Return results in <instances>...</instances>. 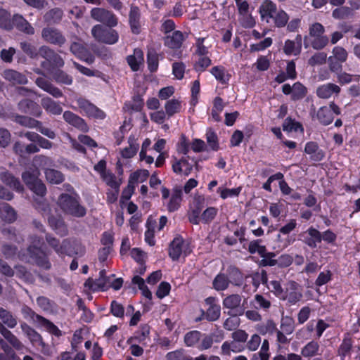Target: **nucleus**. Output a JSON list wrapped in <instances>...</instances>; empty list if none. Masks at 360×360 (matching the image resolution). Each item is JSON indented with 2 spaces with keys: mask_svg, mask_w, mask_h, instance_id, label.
I'll return each mask as SVG.
<instances>
[{
  "mask_svg": "<svg viewBox=\"0 0 360 360\" xmlns=\"http://www.w3.org/2000/svg\"><path fill=\"white\" fill-rule=\"evenodd\" d=\"M250 276L252 280V285L256 288H258L261 283L268 286V276L265 270L262 269L261 271L255 272Z\"/></svg>",
  "mask_w": 360,
  "mask_h": 360,
  "instance_id": "obj_46",
  "label": "nucleus"
},
{
  "mask_svg": "<svg viewBox=\"0 0 360 360\" xmlns=\"http://www.w3.org/2000/svg\"><path fill=\"white\" fill-rule=\"evenodd\" d=\"M307 94V89L300 82H297L293 84L292 94L291 99L292 101H299L304 98Z\"/></svg>",
  "mask_w": 360,
  "mask_h": 360,
  "instance_id": "obj_50",
  "label": "nucleus"
},
{
  "mask_svg": "<svg viewBox=\"0 0 360 360\" xmlns=\"http://www.w3.org/2000/svg\"><path fill=\"white\" fill-rule=\"evenodd\" d=\"M2 233L8 240L17 243H20L22 240H23L22 237L13 227L10 226L8 228H4L2 230Z\"/></svg>",
  "mask_w": 360,
  "mask_h": 360,
  "instance_id": "obj_59",
  "label": "nucleus"
},
{
  "mask_svg": "<svg viewBox=\"0 0 360 360\" xmlns=\"http://www.w3.org/2000/svg\"><path fill=\"white\" fill-rule=\"evenodd\" d=\"M70 50L74 55L88 64H91L94 61V56L88 51L82 41L72 43Z\"/></svg>",
  "mask_w": 360,
  "mask_h": 360,
  "instance_id": "obj_15",
  "label": "nucleus"
},
{
  "mask_svg": "<svg viewBox=\"0 0 360 360\" xmlns=\"http://www.w3.org/2000/svg\"><path fill=\"white\" fill-rule=\"evenodd\" d=\"M14 121L21 126L28 128L37 129L41 124L40 121L25 115H18L15 117Z\"/></svg>",
  "mask_w": 360,
  "mask_h": 360,
  "instance_id": "obj_43",
  "label": "nucleus"
},
{
  "mask_svg": "<svg viewBox=\"0 0 360 360\" xmlns=\"http://www.w3.org/2000/svg\"><path fill=\"white\" fill-rule=\"evenodd\" d=\"M48 224L56 233L61 236H66L68 233V226L61 215L51 214L48 217Z\"/></svg>",
  "mask_w": 360,
  "mask_h": 360,
  "instance_id": "obj_21",
  "label": "nucleus"
},
{
  "mask_svg": "<svg viewBox=\"0 0 360 360\" xmlns=\"http://www.w3.org/2000/svg\"><path fill=\"white\" fill-rule=\"evenodd\" d=\"M41 38L46 43L61 47L66 42L63 32L53 27H46L41 30Z\"/></svg>",
  "mask_w": 360,
  "mask_h": 360,
  "instance_id": "obj_7",
  "label": "nucleus"
},
{
  "mask_svg": "<svg viewBox=\"0 0 360 360\" xmlns=\"http://www.w3.org/2000/svg\"><path fill=\"white\" fill-rule=\"evenodd\" d=\"M281 331L286 335H290L295 330V322L292 317L286 316L282 317L281 321Z\"/></svg>",
  "mask_w": 360,
  "mask_h": 360,
  "instance_id": "obj_53",
  "label": "nucleus"
},
{
  "mask_svg": "<svg viewBox=\"0 0 360 360\" xmlns=\"http://www.w3.org/2000/svg\"><path fill=\"white\" fill-rule=\"evenodd\" d=\"M211 73L214 76L217 80L223 84H226L229 80L230 75L226 74V69L223 66L213 67L211 70Z\"/></svg>",
  "mask_w": 360,
  "mask_h": 360,
  "instance_id": "obj_48",
  "label": "nucleus"
},
{
  "mask_svg": "<svg viewBox=\"0 0 360 360\" xmlns=\"http://www.w3.org/2000/svg\"><path fill=\"white\" fill-rule=\"evenodd\" d=\"M2 77L13 85H24L28 82L25 75L13 69L5 70L2 72Z\"/></svg>",
  "mask_w": 360,
  "mask_h": 360,
  "instance_id": "obj_18",
  "label": "nucleus"
},
{
  "mask_svg": "<svg viewBox=\"0 0 360 360\" xmlns=\"http://www.w3.org/2000/svg\"><path fill=\"white\" fill-rule=\"evenodd\" d=\"M184 240L180 237L175 238L170 243L169 255L173 260L179 259L182 252Z\"/></svg>",
  "mask_w": 360,
  "mask_h": 360,
  "instance_id": "obj_38",
  "label": "nucleus"
},
{
  "mask_svg": "<svg viewBox=\"0 0 360 360\" xmlns=\"http://www.w3.org/2000/svg\"><path fill=\"white\" fill-rule=\"evenodd\" d=\"M63 119L69 124L75 127L83 132L89 131V127L84 119L71 111L67 110L63 112Z\"/></svg>",
  "mask_w": 360,
  "mask_h": 360,
  "instance_id": "obj_19",
  "label": "nucleus"
},
{
  "mask_svg": "<svg viewBox=\"0 0 360 360\" xmlns=\"http://www.w3.org/2000/svg\"><path fill=\"white\" fill-rule=\"evenodd\" d=\"M299 238L310 248L314 249L317 247V243H321V232L311 226L307 231L300 233Z\"/></svg>",
  "mask_w": 360,
  "mask_h": 360,
  "instance_id": "obj_12",
  "label": "nucleus"
},
{
  "mask_svg": "<svg viewBox=\"0 0 360 360\" xmlns=\"http://www.w3.org/2000/svg\"><path fill=\"white\" fill-rule=\"evenodd\" d=\"M128 142L129 146L122 150V155L124 158H131L134 157L136 154L139 148V143H136V139L134 137H129Z\"/></svg>",
  "mask_w": 360,
  "mask_h": 360,
  "instance_id": "obj_45",
  "label": "nucleus"
},
{
  "mask_svg": "<svg viewBox=\"0 0 360 360\" xmlns=\"http://www.w3.org/2000/svg\"><path fill=\"white\" fill-rule=\"evenodd\" d=\"M58 205L65 214L75 218H82L86 214V209L81 205L77 195L62 193L58 200Z\"/></svg>",
  "mask_w": 360,
  "mask_h": 360,
  "instance_id": "obj_2",
  "label": "nucleus"
},
{
  "mask_svg": "<svg viewBox=\"0 0 360 360\" xmlns=\"http://www.w3.org/2000/svg\"><path fill=\"white\" fill-rule=\"evenodd\" d=\"M271 306V301L265 298L263 295L259 294H257L255 295L254 307L255 309H261L265 311H268Z\"/></svg>",
  "mask_w": 360,
  "mask_h": 360,
  "instance_id": "obj_52",
  "label": "nucleus"
},
{
  "mask_svg": "<svg viewBox=\"0 0 360 360\" xmlns=\"http://www.w3.org/2000/svg\"><path fill=\"white\" fill-rule=\"evenodd\" d=\"M20 328L34 347H40L41 350L46 347L41 335L26 323H22Z\"/></svg>",
  "mask_w": 360,
  "mask_h": 360,
  "instance_id": "obj_14",
  "label": "nucleus"
},
{
  "mask_svg": "<svg viewBox=\"0 0 360 360\" xmlns=\"http://www.w3.org/2000/svg\"><path fill=\"white\" fill-rule=\"evenodd\" d=\"M46 180L53 184H59L62 183L65 178L62 172L54 169H46L45 171Z\"/></svg>",
  "mask_w": 360,
  "mask_h": 360,
  "instance_id": "obj_44",
  "label": "nucleus"
},
{
  "mask_svg": "<svg viewBox=\"0 0 360 360\" xmlns=\"http://www.w3.org/2000/svg\"><path fill=\"white\" fill-rule=\"evenodd\" d=\"M0 319L3 323H0V333L8 341V342L15 349L22 350L25 345L5 325L10 328H13L17 326V319L12 313L6 309L0 307Z\"/></svg>",
  "mask_w": 360,
  "mask_h": 360,
  "instance_id": "obj_1",
  "label": "nucleus"
},
{
  "mask_svg": "<svg viewBox=\"0 0 360 360\" xmlns=\"http://www.w3.org/2000/svg\"><path fill=\"white\" fill-rule=\"evenodd\" d=\"M196 206L188 217V220L193 224H198L200 221V214L202 208L204 199L200 197L195 199Z\"/></svg>",
  "mask_w": 360,
  "mask_h": 360,
  "instance_id": "obj_47",
  "label": "nucleus"
},
{
  "mask_svg": "<svg viewBox=\"0 0 360 360\" xmlns=\"http://www.w3.org/2000/svg\"><path fill=\"white\" fill-rule=\"evenodd\" d=\"M41 105L48 113L54 115H60L63 112V108L59 103L55 101L49 96H46L41 98Z\"/></svg>",
  "mask_w": 360,
  "mask_h": 360,
  "instance_id": "obj_28",
  "label": "nucleus"
},
{
  "mask_svg": "<svg viewBox=\"0 0 360 360\" xmlns=\"http://www.w3.org/2000/svg\"><path fill=\"white\" fill-rule=\"evenodd\" d=\"M63 17V10L60 8H53L44 13L43 19L48 25H56L60 22Z\"/></svg>",
  "mask_w": 360,
  "mask_h": 360,
  "instance_id": "obj_33",
  "label": "nucleus"
},
{
  "mask_svg": "<svg viewBox=\"0 0 360 360\" xmlns=\"http://www.w3.org/2000/svg\"><path fill=\"white\" fill-rule=\"evenodd\" d=\"M289 285L291 291L288 295L285 294V299H287L290 304H295L302 297V294L299 290L300 285L295 281H290Z\"/></svg>",
  "mask_w": 360,
  "mask_h": 360,
  "instance_id": "obj_37",
  "label": "nucleus"
},
{
  "mask_svg": "<svg viewBox=\"0 0 360 360\" xmlns=\"http://www.w3.org/2000/svg\"><path fill=\"white\" fill-rule=\"evenodd\" d=\"M91 17L110 27H113L118 23L116 15L112 11L103 8H94L91 9Z\"/></svg>",
  "mask_w": 360,
  "mask_h": 360,
  "instance_id": "obj_5",
  "label": "nucleus"
},
{
  "mask_svg": "<svg viewBox=\"0 0 360 360\" xmlns=\"http://www.w3.org/2000/svg\"><path fill=\"white\" fill-rule=\"evenodd\" d=\"M140 18L141 13L139 8L135 6H131L129 21L131 32L136 34H139L141 32Z\"/></svg>",
  "mask_w": 360,
  "mask_h": 360,
  "instance_id": "obj_30",
  "label": "nucleus"
},
{
  "mask_svg": "<svg viewBox=\"0 0 360 360\" xmlns=\"http://www.w3.org/2000/svg\"><path fill=\"white\" fill-rule=\"evenodd\" d=\"M182 200V191L180 188H175L173 190L172 197L167 205L168 210L169 212H174L176 210L179 206Z\"/></svg>",
  "mask_w": 360,
  "mask_h": 360,
  "instance_id": "obj_41",
  "label": "nucleus"
},
{
  "mask_svg": "<svg viewBox=\"0 0 360 360\" xmlns=\"http://www.w3.org/2000/svg\"><path fill=\"white\" fill-rule=\"evenodd\" d=\"M77 103L81 112H83L89 117L103 119L105 117L103 111L85 98H80L77 99Z\"/></svg>",
  "mask_w": 360,
  "mask_h": 360,
  "instance_id": "obj_10",
  "label": "nucleus"
},
{
  "mask_svg": "<svg viewBox=\"0 0 360 360\" xmlns=\"http://www.w3.org/2000/svg\"><path fill=\"white\" fill-rule=\"evenodd\" d=\"M143 60V52L139 49H135L134 54L127 57V63L133 71L139 70V65Z\"/></svg>",
  "mask_w": 360,
  "mask_h": 360,
  "instance_id": "obj_39",
  "label": "nucleus"
},
{
  "mask_svg": "<svg viewBox=\"0 0 360 360\" xmlns=\"http://www.w3.org/2000/svg\"><path fill=\"white\" fill-rule=\"evenodd\" d=\"M235 1L241 25L249 28L254 27L255 20L251 14L250 4L246 0H235Z\"/></svg>",
  "mask_w": 360,
  "mask_h": 360,
  "instance_id": "obj_4",
  "label": "nucleus"
},
{
  "mask_svg": "<svg viewBox=\"0 0 360 360\" xmlns=\"http://www.w3.org/2000/svg\"><path fill=\"white\" fill-rule=\"evenodd\" d=\"M242 297L238 294H232L226 296L223 300L224 308L230 309L228 314L231 316H240L244 314L245 309L241 306Z\"/></svg>",
  "mask_w": 360,
  "mask_h": 360,
  "instance_id": "obj_8",
  "label": "nucleus"
},
{
  "mask_svg": "<svg viewBox=\"0 0 360 360\" xmlns=\"http://www.w3.org/2000/svg\"><path fill=\"white\" fill-rule=\"evenodd\" d=\"M46 240L58 255L65 254L67 252V247L70 244V241L68 239L63 240L60 243L58 239L50 234H46Z\"/></svg>",
  "mask_w": 360,
  "mask_h": 360,
  "instance_id": "obj_32",
  "label": "nucleus"
},
{
  "mask_svg": "<svg viewBox=\"0 0 360 360\" xmlns=\"http://www.w3.org/2000/svg\"><path fill=\"white\" fill-rule=\"evenodd\" d=\"M165 108L168 117H172L181 111V104L179 100L172 99L166 103Z\"/></svg>",
  "mask_w": 360,
  "mask_h": 360,
  "instance_id": "obj_51",
  "label": "nucleus"
},
{
  "mask_svg": "<svg viewBox=\"0 0 360 360\" xmlns=\"http://www.w3.org/2000/svg\"><path fill=\"white\" fill-rule=\"evenodd\" d=\"M319 349V343L311 341L302 348L301 353L305 357L312 356L318 354Z\"/></svg>",
  "mask_w": 360,
  "mask_h": 360,
  "instance_id": "obj_60",
  "label": "nucleus"
},
{
  "mask_svg": "<svg viewBox=\"0 0 360 360\" xmlns=\"http://www.w3.org/2000/svg\"><path fill=\"white\" fill-rule=\"evenodd\" d=\"M27 250L30 257L34 260L37 266L46 270L51 268V265L47 255L40 248L34 245H30Z\"/></svg>",
  "mask_w": 360,
  "mask_h": 360,
  "instance_id": "obj_13",
  "label": "nucleus"
},
{
  "mask_svg": "<svg viewBox=\"0 0 360 360\" xmlns=\"http://www.w3.org/2000/svg\"><path fill=\"white\" fill-rule=\"evenodd\" d=\"M205 302L209 307L206 311L202 310V318H205L210 322L218 320L221 315V307L217 303L216 298L209 297L205 299Z\"/></svg>",
  "mask_w": 360,
  "mask_h": 360,
  "instance_id": "obj_11",
  "label": "nucleus"
},
{
  "mask_svg": "<svg viewBox=\"0 0 360 360\" xmlns=\"http://www.w3.org/2000/svg\"><path fill=\"white\" fill-rule=\"evenodd\" d=\"M340 113L339 106L334 102H330L328 106L321 107L316 112V116L321 124L328 125L333 121V114L338 115Z\"/></svg>",
  "mask_w": 360,
  "mask_h": 360,
  "instance_id": "obj_6",
  "label": "nucleus"
},
{
  "mask_svg": "<svg viewBox=\"0 0 360 360\" xmlns=\"http://www.w3.org/2000/svg\"><path fill=\"white\" fill-rule=\"evenodd\" d=\"M16 276L28 283H34L35 279L32 274L28 271L25 267L20 266L17 267Z\"/></svg>",
  "mask_w": 360,
  "mask_h": 360,
  "instance_id": "obj_61",
  "label": "nucleus"
},
{
  "mask_svg": "<svg viewBox=\"0 0 360 360\" xmlns=\"http://www.w3.org/2000/svg\"><path fill=\"white\" fill-rule=\"evenodd\" d=\"M91 34L96 41L109 45L115 44L119 39V34L115 30L101 24L92 27Z\"/></svg>",
  "mask_w": 360,
  "mask_h": 360,
  "instance_id": "obj_3",
  "label": "nucleus"
},
{
  "mask_svg": "<svg viewBox=\"0 0 360 360\" xmlns=\"http://www.w3.org/2000/svg\"><path fill=\"white\" fill-rule=\"evenodd\" d=\"M352 13V9L348 6H338L334 9L332 13V16L335 19L342 20L348 18Z\"/></svg>",
  "mask_w": 360,
  "mask_h": 360,
  "instance_id": "obj_57",
  "label": "nucleus"
},
{
  "mask_svg": "<svg viewBox=\"0 0 360 360\" xmlns=\"http://www.w3.org/2000/svg\"><path fill=\"white\" fill-rule=\"evenodd\" d=\"M276 4L271 0H264L259 7V13L262 21L271 22V18L277 9Z\"/></svg>",
  "mask_w": 360,
  "mask_h": 360,
  "instance_id": "obj_22",
  "label": "nucleus"
},
{
  "mask_svg": "<svg viewBox=\"0 0 360 360\" xmlns=\"http://www.w3.org/2000/svg\"><path fill=\"white\" fill-rule=\"evenodd\" d=\"M32 165L36 169L35 170L42 169L46 171V169H49L48 167H52L53 165V160L49 156L44 155H37L33 158Z\"/></svg>",
  "mask_w": 360,
  "mask_h": 360,
  "instance_id": "obj_36",
  "label": "nucleus"
},
{
  "mask_svg": "<svg viewBox=\"0 0 360 360\" xmlns=\"http://www.w3.org/2000/svg\"><path fill=\"white\" fill-rule=\"evenodd\" d=\"M35 83L39 88L46 91L54 98H58L63 96V94L59 88L54 86L51 82L44 77L37 78Z\"/></svg>",
  "mask_w": 360,
  "mask_h": 360,
  "instance_id": "obj_25",
  "label": "nucleus"
},
{
  "mask_svg": "<svg viewBox=\"0 0 360 360\" xmlns=\"http://www.w3.org/2000/svg\"><path fill=\"white\" fill-rule=\"evenodd\" d=\"M224 333L222 330L219 331L217 334L202 333V337L200 340V343L198 345V349L200 351L209 349L212 347L214 342H219L224 339Z\"/></svg>",
  "mask_w": 360,
  "mask_h": 360,
  "instance_id": "obj_17",
  "label": "nucleus"
},
{
  "mask_svg": "<svg viewBox=\"0 0 360 360\" xmlns=\"http://www.w3.org/2000/svg\"><path fill=\"white\" fill-rule=\"evenodd\" d=\"M18 110L25 114H30L34 117H40L42 115L41 107L35 101L25 98L18 103Z\"/></svg>",
  "mask_w": 360,
  "mask_h": 360,
  "instance_id": "obj_16",
  "label": "nucleus"
},
{
  "mask_svg": "<svg viewBox=\"0 0 360 360\" xmlns=\"http://www.w3.org/2000/svg\"><path fill=\"white\" fill-rule=\"evenodd\" d=\"M327 54L325 52H317L308 60L310 66L321 65L326 63Z\"/></svg>",
  "mask_w": 360,
  "mask_h": 360,
  "instance_id": "obj_64",
  "label": "nucleus"
},
{
  "mask_svg": "<svg viewBox=\"0 0 360 360\" xmlns=\"http://www.w3.org/2000/svg\"><path fill=\"white\" fill-rule=\"evenodd\" d=\"M0 217L4 221L11 223L16 220L17 213L8 203L0 202Z\"/></svg>",
  "mask_w": 360,
  "mask_h": 360,
  "instance_id": "obj_34",
  "label": "nucleus"
},
{
  "mask_svg": "<svg viewBox=\"0 0 360 360\" xmlns=\"http://www.w3.org/2000/svg\"><path fill=\"white\" fill-rule=\"evenodd\" d=\"M11 22L13 26L14 25L20 32L28 35H33L34 34V28L20 14H15L13 16Z\"/></svg>",
  "mask_w": 360,
  "mask_h": 360,
  "instance_id": "obj_23",
  "label": "nucleus"
},
{
  "mask_svg": "<svg viewBox=\"0 0 360 360\" xmlns=\"http://www.w3.org/2000/svg\"><path fill=\"white\" fill-rule=\"evenodd\" d=\"M20 47L22 51L31 58H36L39 53V50L31 43L27 41H21Z\"/></svg>",
  "mask_w": 360,
  "mask_h": 360,
  "instance_id": "obj_58",
  "label": "nucleus"
},
{
  "mask_svg": "<svg viewBox=\"0 0 360 360\" xmlns=\"http://www.w3.org/2000/svg\"><path fill=\"white\" fill-rule=\"evenodd\" d=\"M262 240L257 239L250 242L248 250L251 254L257 252L259 255L265 253L266 248L264 245H261Z\"/></svg>",
  "mask_w": 360,
  "mask_h": 360,
  "instance_id": "obj_62",
  "label": "nucleus"
},
{
  "mask_svg": "<svg viewBox=\"0 0 360 360\" xmlns=\"http://www.w3.org/2000/svg\"><path fill=\"white\" fill-rule=\"evenodd\" d=\"M283 129L284 131H303L304 129L302 125L296 122L295 120L291 119L290 117L286 118L283 124Z\"/></svg>",
  "mask_w": 360,
  "mask_h": 360,
  "instance_id": "obj_56",
  "label": "nucleus"
},
{
  "mask_svg": "<svg viewBox=\"0 0 360 360\" xmlns=\"http://www.w3.org/2000/svg\"><path fill=\"white\" fill-rule=\"evenodd\" d=\"M39 53L53 68H60L64 66L65 62L63 58L50 47L41 46L39 49Z\"/></svg>",
  "mask_w": 360,
  "mask_h": 360,
  "instance_id": "obj_9",
  "label": "nucleus"
},
{
  "mask_svg": "<svg viewBox=\"0 0 360 360\" xmlns=\"http://www.w3.org/2000/svg\"><path fill=\"white\" fill-rule=\"evenodd\" d=\"M230 284L228 276L224 273L217 274L212 281L213 288L217 291L226 290Z\"/></svg>",
  "mask_w": 360,
  "mask_h": 360,
  "instance_id": "obj_40",
  "label": "nucleus"
},
{
  "mask_svg": "<svg viewBox=\"0 0 360 360\" xmlns=\"http://www.w3.org/2000/svg\"><path fill=\"white\" fill-rule=\"evenodd\" d=\"M39 323L46 328V330L51 333L52 335H54L57 337H59L61 335V331L58 329V328L54 325L51 321L49 319L44 318V316L39 317Z\"/></svg>",
  "mask_w": 360,
  "mask_h": 360,
  "instance_id": "obj_54",
  "label": "nucleus"
},
{
  "mask_svg": "<svg viewBox=\"0 0 360 360\" xmlns=\"http://www.w3.org/2000/svg\"><path fill=\"white\" fill-rule=\"evenodd\" d=\"M202 337L201 332L198 330H191L186 333L184 335V343L188 347H197L200 343Z\"/></svg>",
  "mask_w": 360,
  "mask_h": 360,
  "instance_id": "obj_42",
  "label": "nucleus"
},
{
  "mask_svg": "<svg viewBox=\"0 0 360 360\" xmlns=\"http://www.w3.org/2000/svg\"><path fill=\"white\" fill-rule=\"evenodd\" d=\"M158 55L155 50H150L148 52L147 63L150 72H155L158 70Z\"/></svg>",
  "mask_w": 360,
  "mask_h": 360,
  "instance_id": "obj_63",
  "label": "nucleus"
},
{
  "mask_svg": "<svg viewBox=\"0 0 360 360\" xmlns=\"http://www.w3.org/2000/svg\"><path fill=\"white\" fill-rule=\"evenodd\" d=\"M289 18L288 14L285 11L277 8L271 18V22H274L276 27L283 28L285 27Z\"/></svg>",
  "mask_w": 360,
  "mask_h": 360,
  "instance_id": "obj_35",
  "label": "nucleus"
},
{
  "mask_svg": "<svg viewBox=\"0 0 360 360\" xmlns=\"http://www.w3.org/2000/svg\"><path fill=\"white\" fill-rule=\"evenodd\" d=\"M229 283L233 285L240 287L243 283V274L236 266L230 265L226 269Z\"/></svg>",
  "mask_w": 360,
  "mask_h": 360,
  "instance_id": "obj_27",
  "label": "nucleus"
},
{
  "mask_svg": "<svg viewBox=\"0 0 360 360\" xmlns=\"http://www.w3.org/2000/svg\"><path fill=\"white\" fill-rule=\"evenodd\" d=\"M0 180L6 186L18 192H22L23 191V186L21 184L19 179L8 171L0 173Z\"/></svg>",
  "mask_w": 360,
  "mask_h": 360,
  "instance_id": "obj_26",
  "label": "nucleus"
},
{
  "mask_svg": "<svg viewBox=\"0 0 360 360\" xmlns=\"http://www.w3.org/2000/svg\"><path fill=\"white\" fill-rule=\"evenodd\" d=\"M186 39L184 34L181 31H174L164 37V44L171 49H179L181 47Z\"/></svg>",
  "mask_w": 360,
  "mask_h": 360,
  "instance_id": "obj_20",
  "label": "nucleus"
},
{
  "mask_svg": "<svg viewBox=\"0 0 360 360\" xmlns=\"http://www.w3.org/2000/svg\"><path fill=\"white\" fill-rule=\"evenodd\" d=\"M304 152L310 155L311 160L315 162L321 161L325 157V153L320 149L317 143L308 142L304 148Z\"/></svg>",
  "mask_w": 360,
  "mask_h": 360,
  "instance_id": "obj_31",
  "label": "nucleus"
},
{
  "mask_svg": "<svg viewBox=\"0 0 360 360\" xmlns=\"http://www.w3.org/2000/svg\"><path fill=\"white\" fill-rule=\"evenodd\" d=\"M11 14L7 11L0 8V27L6 30H11L13 29Z\"/></svg>",
  "mask_w": 360,
  "mask_h": 360,
  "instance_id": "obj_55",
  "label": "nucleus"
},
{
  "mask_svg": "<svg viewBox=\"0 0 360 360\" xmlns=\"http://www.w3.org/2000/svg\"><path fill=\"white\" fill-rule=\"evenodd\" d=\"M340 91L341 89L338 85L333 83H328L319 86L316 93L318 97L323 99H328L333 94L338 96Z\"/></svg>",
  "mask_w": 360,
  "mask_h": 360,
  "instance_id": "obj_24",
  "label": "nucleus"
},
{
  "mask_svg": "<svg viewBox=\"0 0 360 360\" xmlns=\"http://www.w3.org/2000/svg\"><path fill=\"white\" fill-rule=\"evenodd\" d=\"M302 49V36L297 34L295 41L288 39L285 42L283 51L287 55L294 54L298 55L301 52Z\"/></svg>",
  "mask_w": 360,
  "mask_h": 360,
  "instance_id": "obj_29",
  "label": "nucleus"
},
{
  "mask_svg": "<svg viewBox=\"0 0 360 360\" xmlns=\"http://www.w3.org/2000/svg\"><path fill=\"white\" fill-rule=\"evenodd\" d=\"M53 77L57 83L65 85H71L73 82L72 76L59 68L53 72Z\"/></svg>",
  "mask_w": 360,
  "mask_h": 360,
  "instance_id": "obj_49",
  "label": "nucleus"
}]
</instances>
